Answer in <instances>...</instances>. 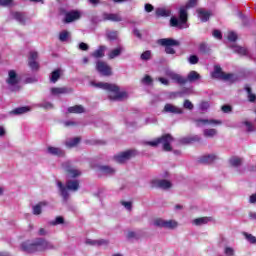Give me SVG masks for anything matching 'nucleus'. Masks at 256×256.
<instances>
[{
  "instance_id": "46",
  "label": "nucleus",
  "mask_w": 256,
  "mask_h": 256,
  "mask_svg": "<svg viewBox=\"0 0 256 256\" xmlns=\"http://www.w3.org/2000/svg\"><path fill=\"white\" fill-rule=\"evenodd\" d=\"M140 59L142 61H149V59H151V51L150 50H147L145 52H143L140 56Z\"/></svg>"
},
{
  "instance_id": "2",
  "label": "nucleus",
  "mask_w": 256,
  "mask_h": 256,
  "mask_svg": "<svg viewBox=\"0 0 256 256\" xmlns=\"http://www.w3.org/2000/svg\"><path fill=\"white\" fill-rule=\"evenodd\" d=\"M197 5V0H189L186 7H181L179 9V19L175 16L170 19V27H176V29H189V24L187 23V9H191Z\"/></svg>"
},
{
  "instance_id": "55",
  "label": "nucleus",
  "mask_w": 256,
  "mask_h": 256,
  "mask_svg": "<svg viewBox=\"0 0 256 256\" xmlns=\"http://www.w3.org/2000/svg\"><path fill=\"white\" fill-rule=\"evenodd\" d=\"M209 107H211L209 102H201L200 103V111H207V109H209Z\"/></svg>"
},
{
  "instance_id": "61",
  "label": "nucleus",
  "mask_w": 256,
  "mask_h": 256,
  "mask_svg": "<svg viewBox=\"0 0 256 256\" xmlns=\"http://www.w3.org/2000/svg\"><path fill=\"white\" fill-rule=\"evenodd\" d=\"M180 93L181 95H191V93H193V90L191 88H184Z\"/></svg>"
},
{
  "instance_id": "29",
  "label": "nucleus",
  "mask_w": 256,
  "mask_h": 256,
  "mask_svg": "<svg viewBox=\"0 0 256 256\" xmlns=\"http://www.w3.org/2000/svg\"><path fill=\"white\" fill-rule=\"evenodd\" d=\"M81 141V138L79 137H75V138H71L66 140L65 145L66 147H68V149H72V147H77V145H79Z\"/></svg>"
},
{
  "instance_id": "56",
  "label": "nucleus",
  "mask_w": 256,
  "mask_h": 256,
  "mask_svg": "<svg viewBox=\"0 0 256 256\" xmlns=\"http://www.w3.org/2000/svg\"><path fill=\"white\" fill-rule=\"evenodd\" d=\"M40 107L43 109H53V104L51 102H42Z\"/></svg>"
},
{
  "instance_id": "24",
  "label": "nucleus",
  "mask_w": 256,
  "mask_h": 256,
  "mask_svg": "<svg viewBox=\"0 0 256 256\" xmlns=\"http://www.w3.org/2000/svg\"><path fill=\"white\" fill-rule=\"evenodd\" d=\"M87 245H93L94 247H101L103 245H109V240L100 239V240H86Z\"/></svg>"
},
{
  "instance_id": "28",
  "label": "nucleus",
  "mask_w": 256,
  "mask_h": 256,
  "mask_svg": "<svg viewBox=\"0 0 256 256\" xmlns=\"http://www.w3.org/2000/svg\"><path fill=\"white\" fill-rule=\"evenodd\" d=\"M99 171L103 173V175H115V168L107 165L99 166Z\"/></svg>"
},
{
  "instance_id": "1",
  "label": "nucleus",
  "mask_w": 256,
  "mask_h": 256,
  "mask_svg": "<svg viewBox=\"0 0 256 256\" xmlns=\"http://www.w3.org/2000/svg\"><path fill=\"white\" fill-rule=\"evenodd\" d=\"M93 87H98V89H104L108 92V98L110 101H123L127 99L128 94L125 91H119V86L107 82H92Z\"/></svg>"
},
{
  "instance_id": "3",
  "label": "nucleus",
  "mask_w": 256,
  "mask_h": 256,
  "mask_svg": "<svg viewBox=\"0 0 256 256\" xmlns=\"http://www.w3.org/2000/svg\"><path fill=\"white\" fill-rule=\"evenodd\" d=\"M21 249L25 253H36V251H47L48 249H55V246L45 238H36L32 243L26 241L21 244Z\"/></svg>"
},
{
  "instance_id": "36",
  "label": "nucleus",
  "mask_w": 256,
  "mask_h": 256,
  "mask_svg": "<svg viewBox=\"0 0 256 256\" xmlns=\"http://www.w3.org/2000/svg\"><path fill=\"white\" fill-rule=\"evenodd\" d=\"M84 112H85V108H83V106L81 105H75L68 108V113H84Z\"/></svg>"
},
{
  "instance_id": "23",
  "label": "nucleus",
  "mask_w": 256,
  "mask_h": 256,
  "mask_svg": "<svg viewBox=\"0 0 256 256\" xmlns=\"http://www.w3.org/2000/svg\"><path fill=\"white\" fill-rule=\"evenodd\" d=\"M186 79V83H195V81H199V79H201V75L199 73H197V71H190L187 75Z\"/></svg>"
},
{
  "instance_id": "30",
  "label": "nucleus",
  "mask_w": 256,
  "mask_h": 256,
  "mask_svg": "<svg viewBox=\"0 0 256 256\" xmlns=\"http://www.w3.org/2000/svg\"><path fill=\"white\" fill-rule=\"evenodd\" d=\"M61 79V69L54 70L50 75V83H57Z\"/></svg>"
},
{
  "instance_id": "63",
  "label": "nucleus",
  "mask_w": 256,
  "mask_h": 256,
  "mask_svg": "<svg viewBox=\"0 0 256 256\" xmlns=\"http://www.w3.org/2000/svg\"><path fill=\"white\" fill-rule=\"evenodd\" d=\"M222 111L223 113H231V106L229 105L222 106Z\"/></svg>"
},
{
  "instance_id": "15",
  "label": "nucleus",
  "mask_w": 256,
  "mask_h": 256,
  "mask_svg": "<svg viewBox=\"0 0 256 256\" xmlns=\"http://www.w3.org/2000/svg\"><path fill=\"white\" fill-rule=\"evenodd\" d=\"M79 19H81V11L72 10L65 14L64 22L73 23V21H79Z\"/></svg>"
},
{
  "instance_id": "37",
  "label": "nucleus",
  "mask_w": 256,
  "mask_h": 256,
  "mask_svg": "<svg viewBox=\"0 0 256 256\" xmlns=\"http://www.w3.org/2000/svg\"><path fill=\"white\" fill-rule=\"evenodd\" d=\"M203 135L204 137H209V138H213L217 135V129H204L203 130Z\"/></svg>"
},
{
  "instance_id": "34",
  "label": "nucleus",
  "mask_w": 256,
  "mask_h": 256,
  "mask_svg": "<svg viewBox=\"0 0 256 256\" xmlns=\"http://www.w3.org/2000/svg\"><path fill=\"white\" fill-rule=\"evenodd\" d=\"M192 223L197 227H200L201 225H207V223H209V218L207 217L196 218L193 220Z\"/></svg>"
},
{
  "instance_id": "42",
  "label": "nucleus",
  "mask_w": 256,
  "mask_h": 256,
  "mask_svg": "<svg viewBox=\"0 0 256 256\" xmlns=\"http://www.w3.org/2000/svg\"><path fill=\"white\" fill-rule=\"evenodd\" d=\"M225 256H235V249L233 247L226 246L223 251Z\"/></svg>"
},
{
  "instance_id": "8",
  "label": "nucleus",
  "mask_w": 256,
  "mask_h": 256,
  "mask_svg": "<svg viewBox=\"0 0 256 256\" xmlns=\"http://www.w3.org/2000/svg\"><path fill=\"white\" fill-rule=\"evenodd\" d=\"M154 227H160L161 229H177L179 223L175 220H165L157 218L153 221Z\"/></svg>"
},
{
  "instance_id": "45",
  "label": "nucleus",
  "mask_w": 256,
  "mask_h": 256,
  "mask_svg": "<svg viewBox=\"0 0 256 256\" xmlns=\"http://www.w3.org/2000/svg\"><path fill=\"white\" fill-rule=\"evenodd\" d=\"M245 91L248 93L249 101H250L251 103L255 102L256 96H255L253 93H251V87L246 86V87H245Z\"/></svg>"
},
{
  "instance_id": "54",
  "label": "nucleus",
  "mask_w": 256,
  "mask_h": 256,
  "mask_svg": "<svg viewBox=\"0 0 256 256\" xmlns=\"http://www.w3.org/2000/svg\"><path fill=\"white\" fill-rule=\"evenodd\" d=\"M228 41L235 43L237 41V34L235 32L228 33Z\"/></svg>"
},
{
  "instance_id": "6",
  "label": "nucleus",
  "mask_w": 256,
  "mask_h": 256,
  "mask_svg": "<svg viewBox=\"0 0 256 256\" xmlns=\"http://www.w3.org/2000/svg\"><path fill=\"white\" fill-rule=\"evenodd\" d=\"M159 45L165 47V53L167 55H175V49L173 47H179V40H175L173 38H162L158 40Z\"/></svg>"
},
{
  "instance_id": "22",
  "label": "nucleus",
  "mask_w": 256,
  "mask_h": 256,
  "mask_svg": "<svg viewBox=\"0 0 256 256\" xmlns=\"http://www.w3.org/2000/svg\"><path fill=\"white\" fill-rule=\"evenodd\" d=\"M50 155H54L56 157H65V151L61 148L50 146L47 149Z\"/></svg>"
},
{
  "instance_id": "31",
  "label": "nucleus",
  "mask_w": 256,
  "mask_h": 256,
  "mask_svg": "<svg viewBox=\"0 0 256 256\" xmlns=\"http://www.w3.org/2000/svg\"><path fill=\"white\" fill-rule=\"evenodd\" d=\"M198 17L199 19H201V21H203V23L209 21V17H211V13L203 10V9H200L198 10Z\"/></svg>"
},
{
  "instance_id": "35",
  "label": "nucleus",
  "mask_w": 256,
  "mask_h": 256,
  "mask_svg": "<svg viewBox=\"0 0 256 256\" xmlns=\"http://www.w3.org/2000/svg\"><path fill=\"white\" fill-rule=\"evenodd\" d=\"M169 15H171V10H167L165 8L156 9V16L157 17H169Z\"/></svg>"
},
{
  "instance_id": "9",
  "label": "nucleus",
  "mask_w": 256,
  "mask_h": 256,
  "mask_svg": "<svg viewBox=\"0 0 256 256\" xmlns=\"http://www.w3.org/2000/svg\"><path fill=\"white\" fill-rule=\"evenodd\" d=\"M164 75H166V77H169V79H171L173 83H177V85L187 84V79L185 77L181 76V74H177L175 71L169 68L164 69Z\"/></svg>"
},
{
  "instance_id": "18",
  "label": "nucleus",
  "mask_w": 256,
  "mask_h": 256,
  "mask_svg": "<svg viewBox=\"0 0 256 256\" xmlns=\"http://www.w3.org/2000/svg\"><path fill=\"white\" fill-rule=\"evenodd\" d=\"M152 187H156L158 189H171L172 184L168 180H152L151 181Z\"/></svg>"
},
{
  "instance_id": "38",
  "label": "nucleus",
  "mask_w": 256,
  "mask_h": 256,
  "mask_svg": "<svg viewBox=\"0 0 256 256\" xmlns=\"http://www.w3.org/2000/svg\"><path fill=\"white\" fill-rule=\"evenodd\" d=\"M118 35H119V32L117 31H111V30L106 31V37L107 39H109V41L117 40Z\"/></svg>"
},
{
  "instance_id": "5",
  "label": "nucleus",
  "mask_w": 256,
  "mask_h": 256,
  "mask_svg": "<svg viewBox=\"0 0 256 256\" xmlns=\"http://www.w3.org/2000/svg\"><path fill=\"white\" fill-rule=\"evenodd\" d=\"M171 141H173V136L166 134L154 141L146 142V145H150V147H157V145L162 144L164 151H171Z\"/></svg>"
},
{
  "instance_id": "51",
  "label": "nucleus",
  "mask_w": 256,
  "mask_h": 256,
  "mask_svg": "<svg viewBox=\"0 0 256 256\" xmlns=\"http://www.w3.org/2000/svg\"><path fill=\"white\" fill-rule=\"evenodd\" d=\"M142 83L144 85H151L153 83V78H151V76L146 75L143 79H142Z\"/></svg>"
},
{
  "instance_id": "48",
  "label": "nucleus",
  "mask_w": 256,
  "mask_h": 256,
  "mask_svg": "<svg viewBox=\"0 0 256 256\" xmlns=\"http://www.w3.org/2000/svg\"><path fill=\"white\" fill-rule=\"evenodd\" d=\"M188 63H190V65H197L199 63V57H197V55H191L188 58Z\"/></svg>"
},
{
  "instance_id": "17",
  "label": "nucleus",
  "mask_w": 256,
  "mask_h": 256,
  "mask_svg": "<svg viewBox=\"0 0 256 256\" xmlns=\"http://www.w3.org/2000/svg\"><path fill=\"white\" fill-rule=\"evenodd\" d=\"M96 69L100 72L101 75H104L105 77H109V75H111V67H109V65L103 61L97 62Z\"/></svg>"
},
{
  "instance_id": "10",
  "label": "nucleus",
  "mask_w": 256,
  "mask_h": 256,
  "mask_svg": "<svg viewBox=\"0 0 256 256\" xmlns=\"http://www.w3.org/2000/svg\"><path fill=\"white\" fill-rule=\"evenodd\" d=\"M64 171L67 173V179H76V177H80L81 170L75 168L71 162H64L62 164Z\"/></svg>"
},
{
  "instance_id": "16",
  "label": "nucleus",
  "mask_w": 256,
  "mask_h": 256,
  "mask_svg": "<svg viewBox=\"0 0 256 256\" xmlns=\"http://www.w3.org/2000/svg\"><path fill=\"white\" fill-rule=\"evenodd\" d=\"M102 21H112L114 23H120V21H123V17H121V14L117 13H102Z\"/></svg>"
},
{
  "instance_id": "25",
  "label": "nucleus",
  "mask_w": 256,
  "mask_h": 256,
  "mask_svg": "<svg viewBox=\"0 0 256 256\" xmlns=\"http://www.w3.org/2000/svg\"><path fill=\"white\" fill-rule=\"evenodd\" d=\"M105 51H107L106 46H99L91 56L94 57V59H101V57H105Z\"/></svg>"
},
{
  "instance_id": "20",
  "label": "nucleus",
  "mask_w": 256,
  "mask_h": 256,
  "mask_svg": "<svg viewBox=\"0 0 256 256\" xmlns=\"http://www.w3.org/2000/svg\"><path fill=\"white\" fill-rule=\"evenodd\" d=\"M10 17L15 19L20 25H25L27 21V16L23 12H11Z\"/></svg>"
},
{
  "instance_id": "43",
  "label": "nucleus",
  "mask_w": 256,
  "mask_h": 256,
  "mask_svg": "<svg viewBox=\"0 0 256 256\" xmlns=\"http://www.w3.org/2000/svg\"><path fill=\"white\" fill-rule=\"evenodd\" d=\"M234 52L238 55H247V48L241 46H234Z\"/></svg>"
},
{
  "instance_id": "44",
  "label": "nucleus",
  "mask_w": 256,
  "mask_h": 256,
  "mask_svg": "<svg viewBox=\"0 0 256 256\" xmlns=\"http://www.w3.org/2000/svg\"><path fill=\"white\" fill-rule=\"evenodd\" d=\"M222 73H225V72L222 71L221 66L214 67L213 77H216L217 79H221Z\"/></svg>"
},
{
  "instance_id": "13",
  "label": "nucleus",
  "mask_w": 256,
  "mask_h": 256,
  "mask_svg": "<svg viewBox=\"0 0 256 256\" xmlns=\"http://www.w3.org/2000/svg\"><path fill=\"white\" fill-rule=\"evenodd\" d=\"M38 58L39 54L37 52H30L28 65L32 71H39V62L37 61Z\"/></svg>"
},
{
  "instance_id": "47",
  "label": "nucleus",
  "mask_w": 256,
  "mask_h": 256,
  "mask_svg": "<svg viewBox=\"0 0 256 256\" xmlns=\"http://www.w3.org/2000/svg\"><path fill=\"white\" fill-rule=\"evenodd\" d=\"M64 222H65V219H63L62 216H58L55 218L54 221L50 222V225H63Z\"/></svg>"
},
{
  "instance_id": "33",
  "label": "nucleus",
  "mask_w": 256,
  "mask_h": 256,
  "mask_svg": "<svg viewBox=\"0 0 256 256\" xmlns=\"http://www.w3.org/2000/svg\"><path fill=\"white\" fill-rule=\"evenodd\" d=\"M221 79H223L224 81H230L231 83H234V81H237V75L231 73H222Z\"/></svg>"
},
{
  "instance_id": "57",
  "label": "nucleus",
  "mask_w": 256,
  "mask_h": 256,
  "mask_svg": "<svg viewBox=\"0 0 256 256\" xmlns=\"http://www.w3.org/2000/svg\"><path fill=\"white\" fill-rule=\"evenodd\" d=\"M121 205H123L127 211H131V209H133V204L131 202L122 201Z\"/></svg>"
},
{
  "instance_id": "11",
  "label": "nucleus",
  "mask_w": 256,
  "mask_h": 256,
  "mask_svg": "<svg viewBox=\"0 0 256 256\" xmlns=\"http://www.w3.org/2000/svg\"><path fill=\"white\" fill-rule=\"evenodd\" d=\"M135 155H137L136 150H127L114 156V161H116V163H126V161H129V159H133Z\"/></svg>"
},
{
  "instance_id": "50",
  "label": "nucleus",
  "mask_w": 256,
  "mask_h": 256,
  "mask_svg": "<svg viewBox=\"0 0 256 256\" xmlns=\"http://www.w3.org/2000/svg\"><path fill=\"white\" fill-rule=\"evenodd\" d=\"M140 235L137 232L130 231L127 234V239H140Z\"/></svg>"
},
{
  "instance_id": "53",
  "label": "nucleus",
  "mask_w": 256,
  "mask_h": 256,
  "mask_svg": "<svg viewBox=\"0 0 256 256\" xmlns=\"http://www.w3.org/2000/svg\"><path fill=\"white\" fill-rule=\"evenodd\" d=\"M0 5L2 7H11V5H13V0H0Z\"/></svg>"
},
{
  "instance_id": "49",
  "label": "nucleus",
  "mask_w": 256,
  "mask_h": 256,
  "mask_svg": "<svg viewBox=\"0 0 256 256\" xmlns=\"http://www.w3.org/2000/svg\"><path fill=\"white\" fill-rule=\"evenodd\" d=\"M245 239H247V241H249V243H252V245H255L256 243V237L253 236L252 234H247L244 233Z\"/></svg>"
},
{
  "instance_id": "58",
  "label": "nucleus",
  "mask_w": 256,
  "mask_h": 256,
  "mask_svg": "<svg viewBox=\"0 0 256 256\" xmlns=\"http://www.w3.org/2000/svg\"><path fill=\"white\" fill-rule=\"evenodd\" d=\"M213 37H215V39H223V34H221V32L219 30H214L212 33Z\"/></svg>"
},
{
  "instance_id": "7",
  "label": "nucleus",
  "mask_w": 256,
  "mask_h": 256,
  "mask_svg": "<svg viewBox=\"0 0 256 256\" xmlns=\"http://www.w3.org/2000/svg\"><path fill=\"white\" fill-rule=\"evenodd\" d=\"M6 83L10 91H19V76H17V72H15V70H10L8 72Z\"/></svg>"
},
{
  "instance_id": "62",
  "label": "nucleus",
  "mask_w": 256,
  "mask_h": 256,
  "mask_svg": "<svg viewBox=\"0 0 256 256\" xmlns=\"http://www.w3.org/2000/svg\"><path fill=\"white\" fill-rule=\"evenodd\" d=\"M158 81H160V83H161L162 85H166V86L169 85V80H168L167 78L159 77V78H158Z\"/></svg>"
},
{
  "instance_id": "52",
  "label": "nucleus",
  "mask_w": 256,
  "mask_h": 256,
  "mask_svg": "<svg viewBox=\"0 0 256 256\" xmlns=\"http://www.w3.org/2000/svg\"><path fill=\"white\" fill-rule=\"evenodd\" d=\"M183 107L184 109H189V111H193V103H191V101L189 100H185L183 103Z\"/></svg>"
},
{
  "instance_id": "64",
  "label": "nucleus",
  "mask_w": 256,
  "mask_h": 256,
  "mask_svg": "<svg viewBox=\"0 0 256 256\" xmlns=\"http://www.w3.org/2000/svg\"><path fill=\"white\" fill-rule=\"evenodd\" d=\"M199 51L200 53H207V46L205 44H200Z\"/></svg>"
},
{
  "instance_id": "12",
  "label": "nucleus",
  "mask_w": 256,
  "mask_h": 256,
  "mask_svg": "<svg viewBox=\"0 0 256 256\" xmlns=\"http://www.w3.org/2000/svg\"><path fill=\"white\" fill-rule=\"evenodd\" d=\"M50 93L54 97H57V95H69V94L73 93V88L67 87V86L52 87V88H50Z\"/></svg>"
},
{
  "instance_id": "32",
  "label": "nucleus",
  "mask_w": 256,
  "mask_h": 256,
  "mask_svg": "<svg viewBox=\"0 0 256 256\" xmlns=\"http://www.w3.org/2000/svg\"><path fill=\"white\" fill-rule=\"evenodd\" d=\"M199 141H201V136H199V135L181 139V143H184V144H189V143H194V142H199Z\"/></svg>"
},
{
  "instance_id": "4",
  "label": "nucleus",
  "mask_w": 256,
  "mask_h": 256,
  "mask_svg": "<svg viewBox=\"0 0 256 256\" xmlns=\"http://www.w3.org/2000/svg\"><path fill=\"white\" fill-rule=\"evenodd\" d=\"M57 187L59 189V193L64 201H68L69 199V191H78L79 190V180H67L66 186H64L63 182L57 181Z\"/></svg>"
},
{
  "instance_id": "39",
  "label": "nucleus",
  "mask_w": 256,
  "mask_h": 256,
  "mask_svg": "<svg viewBox=\"0 0 256 256\" xmlns=\"http://www.w3.org/2000/svg\"><path fill=\"white\" fill-rule=\"evenodd\" d=\"M29 111V107H19L14 109L11 114L12 115H23V113H27Z\"/></svg>"
},
{
  "instance_id": "40",
  "label": "nucleus",
  "mask_w": 256,
  "mask_h": 256,
  "mask_svg": "<svg viewBox=\"0 0 256 256\" xmlns=\"http://www.w3.org/2000/svg\"><path fill=\"white\" fill-rule=\"evenodd\" d=\"M69 37H71V34L67 30L62 31L59 34V40L62 43H65V41H67V39H69Z\"/></svg>"
},
{
  "instance_id": "19",
  "label": "nucleus",
  "mask_w": 256,
  "mask_h": 256,
  "mask_svg": "<svg viewBox=\"0 0 256 256\" xmlns=\"http://www.w3.org/2000/svg\"><path fill=\"white\" fill-rule=\"evenodd\" d=\"M196 127H205L207 125H221V121L214 119H196Z\"/></svg>"
},
{
  "instance_id": "60",
  "label": "nucleus",
  "mask_w": 256,
  "mask_h": 256,
  "mask_svg": "<svg viewBox=\"0 0 256 256\" xmlns=\"http://www.w3.org/2000/svg\"><path fill=\"white\" fill-rule=\"evenodd\" d=\"M103 20V16L99 17V16H93L92 17V23H101Z\"/></svg>"
},
{
  "instance_id": "21",
  "label": "nucleus",
  "mask_w": 256,
  "mask_h": 256,
  "mask_svg": "<svg viewBox=\"0 0 256 256\" xmlns=\"http://www.w3.org/2000/svg\"><path fill=\"white\" fill-rule=\"evenodd\" d=\"M48 205H49L48 201L39 202L32 208L33 215H41V213L43 212V207H47Z\"/></svg>"
},
{
  "instance_id": "27",
  "label": "nucleus",
  "mask_w": 256,
  "mask_h": 256,
  "mask_svg": "<svg viewBox=\"0 0 256 256\" xmlns=\"http://www.w3.org/2000/svg\"><path fill=\"white\" fill-rule=\"evenodd\" d=\"M217 159H219V157L215 154H207L202 156L199 159L200 163H213V161H217Z\"/></svg>"
},
{
  "instance_id": "59",
  "label": "nucleus",
  "mask_w": 256,
  "mask_h": 256,
  "mask_svg": "<svg viewBox=\"0 0 256 256\" xmlns=\"http://www.w3.org/2000/svg\"><path fill=\"white\" fill-rule=\"evenodd\" d=\"M79 49L80 51H89V45H87V43L81 42L79 44Z\"/></svg>"
},
{
  "instance_id": "41",
  "label": "nucleus",
  "mask_w": 256,
  "mask_h": 256,
  "mask_svg": "<svg viewBox=\"0 0 256 256\" xmlns=\"http://www.w3.org/2000/svg\"><path fill=\"white\" fill-rule=\"evenodd\" d=\"M241 163H243V160L239 157H232L230 159V165H232V167H239Z\"/></svg>"
},
{
  "instance_id": "14",
  "label": "nucleus",
  "mask_w": 256,
  "mask_h": 256,
  "mask_svg": "<svg viewBox=\"0 0 256 256\" xmlns=\"http://www.w3.org/2000/svg\"><path fill=\"white\" fill-rule=\"evenodd\" d=\"M162 113H169L171 115H183V109L171 103L165 104Z\"/></svg>"
},
{
  "instance_id": "26",
  "label": "nucleus",
  "mask_w": 256,
  "mask_h": 256,
  "mask_svg": "<svg viewBox=\"0 0 256 256\" xmlns=\"http://www.w3.org/2000/svg\"><path fill=\"white\" fill-rule=\"evenodd\" d=\"M125 51V47L118 46L117 48L111 50L108 54L109 59H115L116 57H119Z\"/></svg>"
}]
</instances>
